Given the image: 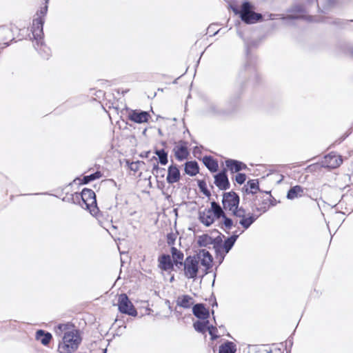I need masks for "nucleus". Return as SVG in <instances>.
I'll use <instances>...</instances> for the list:
<instances>
[{"instance_id": "1a4fd4ad", "label": "nucleus", "mask_w": 353, "mask_h": 353, "mask_svg": "<svg viewBox=\"0 0 353 353\" xmlns=\"http://www.w3.org/2000/svg\"><path fill=\"white\" fill-rule=\"evenodd\" d=\"M43 23L44 19L42 17H37L33 20L32 34L37 45H39V41L42 39Z\"/></svg>"}, {"instance_id": "9d476101", "label": "nucleus", "mask_w": 353, "mask_h": 353, "mask_svg": "<svg viewBox=\"0 0 353 353\" xmlns=\"http://www.w3.org/2000/svg\"><path fill=\"white\" fill-rule=\"evenodd\" d=\"M128 117L134 123H143L148 121L150 114L145 111L132 110L129 112Z\"/></svg>"}, {"instance_id": "20e7f679", "label": "nucleus", "mask_w": 353, "mask_h": 353, "mask_svg": "<svg viewBox=\"0 0 353 353\" xmlns=\"http://www.w3.org/2000/svg\"><path fill=\"white\" fill-rule=\"evenodd\" d=\"M236 219H239V224L247 230L256 220V218L251 213L246 214L245 210L242 208H236L232 212Z\"/></svg>"}, {"instance_id": "f03ea898", "label": "nucleus", "mask_w": 353, "mask_h": 353, "mask_svg": "<svg viewBox=\"0 0 353 353\" xmlns=\"http://www.w3.org/2000/svg\"><path fill=\"white\" fill-rule=\"evenodd\" d=\"M54 330L56 336L62 339L58 345V351L60 353H72L77 350L81 339L72 324H59Z\"/></svg>"}, {"instance_id": "e433bc0d", "label": "nucleus", "mask_w": 353, "mask_h": 353, "mask_svg": "<svg viewBox=\"0 0 353 353\" xmlns=\"http://www.w3.org/2000/svg\"><path fill=\"white\" fill-rule=\"evenodd\" d=\"M130 169L134 171H137L138 170V162H132L130 164Z\"/></svg>"}, {"instance_id": "0eeeda50", "label": "nucleus", "mask_w": 353, "mask_h": 353, "mask_svg": "<svg viewBox=\"0 0 353 353\" xmlns=\"http://www.w3.org/2000/svg\"><path fill=\"white\" fill-rule=\"evenodd\" d=\"M343 163L341 156L337 155L335 152H331L325 156L323 160L321 161V165L325 168H336Z\"/></svg>"}, {"instance_id": "72a5a7b5", "label": "nucleus", "mask_w": 353, "mask_h": 353, "mask_svg": "<svg viewBox=\"0 0 353 353\" xmlns=\"http://www.w3.org/2000/svg\"><path fill=\"white\" fill-rule=\"evenodd\" d=\"M208 330L209 332V334L211 335L212 339L214 340L216 339L218 336L215 334V332H216V327L214 326H208Z\"/></svg>"}, {"instance_id": "473e14b6", "label": "nucleus", "mask_w": 353, "mask_h": 353, "mask_svg": "<svg viewBox=\"0 0 353 353\" xmlns=\"http://www.w3.org/2000/svg\"><path fill=\"white\" fill-rule=\"evenodd\" d=\"M246 180V176L245 174L239 173L235 176V181L239 184H243Z\"/></svg>"}, {"instance_id": "6e6552de", "label": "nucleus", "mask_w": 353, "mask_h": 353, "mask_svg": "<svg viewBox=\"0 0 353 353\" xmlns=\"http://www.w3.org/2000/svg\"><path fill=\"white\" fill-rule=\"evenodd\" d=\"M79 196L88 209L97 204L95 193L90 189H83L80 195H77V198Z\"/></svg>"}, {"instance_id": "f8f14e48", "label": "nucleus", "mask_w": 353, "mask_h": 353, "mask_svg": "<svg viewBox=\"0 0 353 353\" xmlns=\"http://www.w3.org/2000/svg\"><path fill=\"white\" fill-rule=\"evenodd\" d=\"M174 152L175 157L179 161L185 159L189 154L187 145L185 142H180L177 144L174 148Z\"/></svg>"}, {"instance_id": "dca6fc26", "label": "nucleus", "mask_w": 353, "mask_h": 353, "mask_svg": "<svg viewBox=\"0 0 353 353\" xmlns=\"http://www.w3.org/2000/svg\"><path fill=\"white\" fill-rule=\"evenodd\" d=\"M35 339L43 345H48L52 339V334L49 332H45L42 330L37 331L35 334Z\"/></svg>"}, {"instance_id": "2eb2a0df", "label": "nucleus", "mask_w": 353, "mask_h": 353, "mask_svg": "<svg viewBox=\"0 0 353 353\" xmlns=\"http://www.w3.org/2000/svg\"><path fill=\"white\" fill-rule=\"evenodd\" d=\"M199 220L205 225L210 226L214 222L215 217L212 214V212L205 210L199 213Z\"/></svg>"}, {"instance_id": "4468645a", "label": "nucleus", "mask_w": 353, "mask_h": 353, "mask_svg": "<svg viewBox=\"0 0 353 353\" xmlns=\"http://www.w3.org/2000/svg\"><path fill=\"white\" fill-rule=\"evenodd\" d=\"M192 312L199 319H207L209 316V312L203 304H196L194 305Z\"/></svg>"}, {"instance_id": "39448f33", "label": "nucleus", "mask_w": 353, "mask_h": 353, "mask_svg": "<svg viewBox=\"0 0 353 353\" xmlns=\"http://www.w3.org/2000/svg\"><path fill=\"white\" fill-rule=\"evenodd\" d=\"M117 305L119 312L123 314L132 316L137 315L136 309L125 294H121L119 296Z\"/></svg>"}, {"instance_id": "f3484780", "label": "nucleus", "mask_w": 353, "mask_h": 353, "mask_svg": "<svg viewBox=\"0 0 353 353\" xmlns=\"http://www.w3.org/2000/svg\"><path fill=\"white\" fill-rule=\"evenodd\" d=\"M176 304L183 308H190L194 304L193 298L189 295H182L177 298Z\"/></svg>"}, {"instance_id": "c9c22d12", "label": "nucleus", "mask_w": 353, "mask_h": 353, "mask_svg": "<svg viewBox=\"0 0 353 353\" xmlns=\"http://www.w3.org/2000/svg\"><path fill=\"white\" fill-rule=\"evenodd\" d=\"M335 3V0H325V5L323 6L324 9H328L332 7Z\"/></svg>"}, {"instance_id": "7ed1b4c3", "label": "nucleus", "mask_w": 353, "mask_h": 353, "mask_svg": "<svg viewBox=\"0 0 353 353\" xmlns=\"http://www.w3.org/2000/svg\"><path fill=\"white\" fill-rule=\"evenodd\" d=\"M240 17L242 21L246 23H254L261 19L260 14L252 10V6L249 2H244L241 6Z\"/></svg>"}, {"instance_id": "2f4dec72", "label": "nucleus", "mask_w": 353, "mask_h": 353, "mask_svg": "<svg viewBox=\"0 0 353 353\" xmlns=\"http://www.w3.org/2000/svg\"><path fill=\"white\" fill-rule=\"evenodd\" d=\"M222 218L223 219V225L225 228L230 229L233 225V221L231 219L228 218L225 214H224Z\"/></svg>"}, {"instance_id": "ddd939ff", "label": "nucleus", "mask_w": 353, "mask_h": 353, "mask_svg": "<svg viewBox=\"0 0 353 353\" xmlns=\"http://www.w3.org/2000/svg\"><path fill=\"white\" fill-rule=\"evenodd\" d=\"M180 172L176 165H172L168 170L167 182L170 184L174 183L180 179Z\"/></svg>"}, {"instance_id": "7c9ffc66", "label": "nucleus", "mask_w": 353, "mask_h": 353, "mask_svg": "<svg viewBox=\"0 0 353 353\" xmlns=\"http://www.w3.org/2000/svg\"><path fill=\"white\" fill-rule=\"evenodd\" d=\"M101 176V174L100 172H97L94 174L85 176L83 179V183L84 184L88 183L89 182L94 181L95 179H99Z\"/></svg>"}, {"instance_id": "58836bf2", "label": "nucleus", "mask_w": 353, "mask_h": 353, "mask_svg": "<svg viewBox=\"0 0 353 353\" xmlns=\"http://www.w3.org/2000/svg\"><path fill=\"white\" fill-rule=\"evenodd\" d=\"M46 11H47V7L44 8L43 9H42L41 10V14L44 15L46 13Z\"/></svg>"}, {"instance_id": "a878e982", "label": "nucleus", "mask_w": 353, "mask_h": 353, "mask_svg": "<svg viewBox=\"0 0 353 353\" xmlns=\"http://www.w3.org/2000/svg\"><path fill=\"white\" fill-rule=\"evenodd\" d=\"M214 242L213 239L208 234H203L199 236L198 243L200 246H208L212 244Z\"/></svg>"}, {"instance_id": "c85d7f7f", "label": "nucleus", "mask_w": 353, "mask_h": 353, "mask_svg": "<svg viewBox=\"0 0 353 353\" xmlns=\"http://www.w3.org/2000/svg\"><path fill=\"white\" fill-rule=\"evenodd\" d=\"M155 154L158 156L159 159V162L162 165H165L168 163V154L165 152L164 150H156Z\"/></svg>"}, {"instance_id": "423d86ee", "label": "nucleus", "mask_w": 353, "mask_h": 353, "mask_svg": "<svg viewBox=\"0 0 353 353\" xmlns=\"http://www.w3.org/2000/svg\"><path fill=\"white\" fill-rule=\"evenodd\" d=\"M222 203L223 208L225 210L230 211L231 212L236 209L239 204V197L234 192H227L223 194Z\"/></svg>"}, {"instance_id": "9b49d317", "label": "nucleus", "mask_w": 353, "mask_h": 353, "mask_svg": "<svg viewBox=\"0 0 353 353\" xmlns=\"http://www.w3.org/2000/svg\"><path fill=\"white\" fill-rule=\"evenodd\" d=\"M214 183L220 190H228L230 188V183L225 171L219 172L214 176Z\"/></svg>"}, {"instance_id": "4be33fe9", "label": "nucleus", "mask_w": 353, "mask_h": 353, "mask_svg": "<svg viewBox=\"0 0 353 353\" xmlns=\"http://www.w3.org/2000/svg\"><path fill=\"white\" fill-rule=\"evenodd\" d=\"M205 165L212 172H215L218 170L217 162L211 157H205L203 159Z\"/></svg>"}, {"instance_id": "c756f323", "label": "nucleus", "mask_w": 353, "mask_h": 353, "mask_svg": "<svg viewBox=\"0 0 353 353\" xmlns=\"http://www.w3.org/2000/svg\"><path fill=\"white\" fill-rule=\"evenodd\" d=\"M208 321H197L194 323V329L199 332H205L206 328H208Z\"/></svg>"}, {"instance_id": "6ab92c4d", "label": "nucleus", "mask_w": 353, "mask_h": 353, "mask_svg": "<svg viewBox=\"0 0 353 353\" xmlns=\"http://www.w3.org/2000/svg\"><path fill=\"white\" fill-rule=\"evenodd\" d=\"M303 188L300 185H295L291 188L287 194L288 199L292 200L303 195Z\"/></svg>"}, {"instance_id": "393cba45", "label": "nucleus", "mask_w": 353, "mask_h": 353, "mask_svg": "<svg viewBox=\"0 0 353 353\" xmlns=\"http://www.w3.org/2000/svg\"><path fill=\"white\" fill-rule=\"evenodd\" d=\"M235 352L236 347L232 342H227L219 347V353H234Z\"/></svg>"}, {"instance_id": "cd10ccee", "label": "nucleus", "mask_w": 353, "mask_h": 353, "mask_svg": "<svg viewBox=\"0 0 353 353\" xmlns=\"http://www.w3.org/2000/svg\"><path fill=\"white\" fill-rule=\"evenodd\" d=\"M248 188H246V191L248 192L255 194L259 190V183L256 180H251L248 182L247 184Z\"/></svg>"}, {"instance_id": "b1692460", "label": "nucleus", "mask_w": 353, "mask_h": 353, "mask_svg": "<svg viewBox=\"0 0 353 353\" xmlns=\"http://www.w3.org/2000/svg\"><path fill=\"white\" fill-rule=\"evenodd\" d=\"M238 236V234H233L224 241V243L223 245V249L224 250L225 254L228 253L231 250L235 241H236Z\"/></svg>"}, {"instance_id": "bb28decb", "label": "nucleus", "mask_w": 353, "mask_h": 353, "mask_svg": "<svg viewBox=\"0 0 353 353\" xmlns=\"http://www.w3.org/2000/svg\"><path fill=\"white\" fill-rule=\"evenodd\" d=\"M171 254L172 259L176 263H179L180 264H182L183 254L181 252L179 251L176 248L172 247L171 248Z\"/></svg>"}, {"instance_id": "412c9836", "label": "nucleus", "mask_w": 353, "mask_h": 353, "mask_svg": "<svg viewBox=\"0 0 353 353\" xmlns=\"http://www.w3.org/2000/svg\"><path fill=\"white\" fill-rule=\"evenodd\" d=\"M185 172L187 174L194 176L199 172V166L195 161H189L185 163Z\"/></svg>"}, {"instance_id": "f257e3e1", "label": "nucleus", "mask_w": 353, "mask_h": 353, "mask_svg": "<svg viewBox=\"0 0 353 353\" xmlns=\"http://www.w3.org/2000/svg\"><path fill=\"white\" fill-rule=\"evenodd\" d=\"M212 256L205 250H200L194 256H188L183 263L184 275L188 279H196L199 271L203 276L212 268Z\"/></svg>"}, {"instance_id": "f704fd0d", "label": "nucleus", "mask_w": 353, "mask_h": 353, "mask_svg": "<svg viewBox=\"0 0 353 353\" xmlns=\"http://www.w3.org/2000/svg\"><path fill=\"white\" fill-rule=\"evenodd\" d=\"M206 184L203 181H199V187L200 188V189L201 190V191L205 194V195H208L209 194V192L208 191V190L206 189Z\"/></svg>"}, {"instance_id": "5701e85b", "label": "nucleus", "mask_w": 353, "mask_h": 353, "mask_svg": "<svg viewBox=\"0 0 353 353\" xmlns=\"http://www.w3.org/2000/svg\"><path fill=\"white\" fill-rule=\"evenodd\" d=\"M208 210L210 212H212V214L214 216L215 218L217 219L222 217L225 214L221 206L214 201L211 203V208L209 209Z\"/></svg>"}, {"instance_id": "4c0bfd02", "label": "nucleus", "mask_w": 353, "mask_h": 353, "mask_svg": "<svg viewBox=\"0 0 353 353\" xmlns=\"http://www.w3.org/2000/svg\"><path fill=\"white\" fill-rule=\"evenodd\" d=\"M159 170H160V168L158 167V165H154L152 170L153 174H154V172L158 173Z\"/></svg>"}, {"instance_id": "a211bd4d", "label": "nucleus", "mask_w": 353, "mask_h": 353, "mask_svg": "<svg viewBox=\"0 0 353 353\" xmlns=\"http://www.w3.org/2000/svg\"><path fill=\"white\" fill-rule=\"evenodd\" d=\"M225 165L232 172H237L246 168V165L243 163L232 159L227 160L225 161Z\"/></svg>"}, {"instance_id": "aec40b11", "label": "nucleus", "mask_w": 353, "mask_h": 353, "mask_svg": "<svg viewBox=\"0 0 353 353\" xmlns=\"http://www.w3.org/2000/svg\"><path fill=\"white\" fill-rule=\"evenodd\" d=\"M159 267L164 270H168L172 268V260L169 255H162L159 259Z\"/></svg>"}]
</instances>
